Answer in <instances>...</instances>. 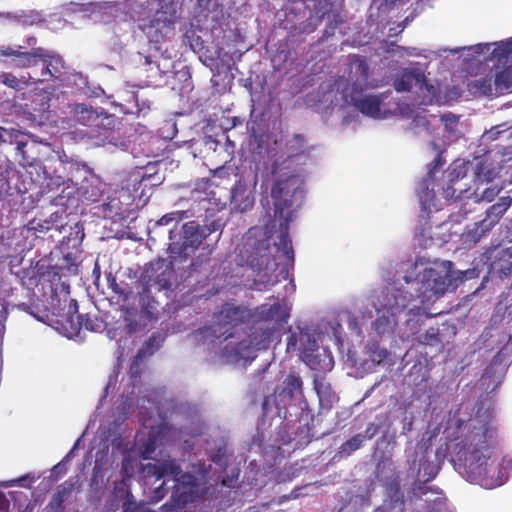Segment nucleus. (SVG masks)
<instances>
[{
  "mask_svg": "<svg viewBox=\"0 0 512 512\" xmlns=\"http://www.w3.org/2000/svg\"><path fill=\"white\" fill-rule=\"evenodd\" d=\"M462 437L451 448V462L470 483L485 489L503 485L507 475L501 464L492 459L495 430L480 417L469 420Z\"/></svg>",
  "mask_w": 512,
  "mask_h": 512,
  "instance_id": "f257e3e1",
  "label": "nucleus"
},
{
  "mask_svg": "<svg viewBox=\"0 0 512 512\" xmlns=\"http://www.w3.org/2000/svg\"><path fill=\"white\" fill-rule=\"evenodd\" d=\"M147 476H154L156 480L163 479L151 496V502L161 501L167 494L168 489L164 486L170 480L173 482L170 501L162 505L164 512H174L192 503L199 492V479L188 472H183L175 459H167L157 464L149 463L143 469Z\"/></svg>",
  "mask_w": 512,
  "mask_h": 512,
  "instance_id": "f03ea898",
  "label": "nucleus"
},
{
  "mask_svg": "<svg viewBox=\"0 0 512 512\" xmlns=\"http://www.w3.org/2000/svg\"><path fill=\"white\" fill-rule=\"evenodd\" d=\"M298 191L295 176L279 178L271 188V197L274 205V215L279 219L280 233L275 243L278 252H281L287 263L293 265L294 250L289 236V226L294 216V197Z\"/></svg>",
  "mask_w": 512,
  "mask_h": 512,
  "instance_id": "7ed1b4c3",
  "label": "nucleus"
},
{
  "mask_svg": "<svg viewBox=\"0 0 512 512\" xmlns=\"http://www.w3.org/2000/svg\"><path fill=\"white\" fill-rule=\"evenodd\" d=\"M178 0H157L151 4L147 14L138 19L139 28L149 39L157 52L160 44L170 39L175 33V23L180 17Z\"/></svg>",
  "mask_w": 512,
  "mask_h": 512,
  "instance_id": "20e7f679",
  "label": "nucleus"
},
{
  "mask_svg": "<svg viewBox=\"0 0 512 512\" xmlns=\"http://www.w3.org/2000/svg\"><path fill=\"white\" fill-rule=\"evenodd\" d=\"M450 271L437 270L436 268H426L423 271L421 281L419 283L418 298L421 306H414L408 312L409 315L419 316L425 315L426 318H432L438 313L428 312L430 306L442 297L450 287L455 288L456 285Z\"/></svg>",
  "mask_w": 512,
  "mask_h": 512,
  "instance_id": "39448f33",
  "label": "nucleus"
},
{
  "mask_svg": "<svg viewBox=\"0 0 512 512\" xmlns=\"http://www.w3.org/2000/svg\"><path fill=\"white\" fill-rule=\"evenodd\" d=\"M247 266L255 273V284L272 286L278 282L276 270L278 264L267 242L258 241L254 245L245 244V252L242 254Z\"/></svg>",
  "mask_w": 512,
  "mask_h": 512,
  "instance_id": "423d86ee",
  "label": "nucleus"
},
{
  "mask_svg": "<svg viewBox=\"0 0 512 512\" xmlns=\"http://www.w3.org/2000/svg\"><path fill=\"white\" fill-rule=\"evenodd\" d=\"M287 352H298L301 359L312 370L328 371L333 367V357L330 352H320L316 340L308 333H292L288 337Z\"/></svg>",
  "mask_w": 512,
  "mask_h": 512,
  "instance_id": "0eeeda50",
  "label": "nucleus"
},
{
  "mask_svg": "<svg viewBox=\"0 0 512 512\" xmlns=\"http://www.w3.org/2000/svg\"><path fill=\"white\" fill-rule=\"evenodd\" d=\"M170 243L168 251L172 261L187 259L205 239L201 225L197 221H189L182 225L179 231L169 230Z\"/></svg>",
  "mask_w": 512,
  "mask_h": 512,
  "instance_id": "6e6552de",
  "label": "nucleus"
},
{
  "mask_svg": "<svg viewBox=\"0 0 512 512\" xmlns=\"http://www.w3.org/2000/svg\"><path fill=\"white\" fill-rule=\"evenodd\" d=\"M250 317V312L246 308L236 306L231 303H225L221 310L215 314V321L211 326L204 327L198 331L203 337L213 336L223 338L224 340L233 336V330L245 323Z\"/></svg>",
  "mask_w": 512,
  "mask_h": 512,
  "instance_id": "1a4fd4ad",
  "label": "nucleus"
},
{
  "mask_svg": "<svg viewBox=\"0 0 512 512\" xmlns=\"http://www.w3.org/2000/svg\"><path fill=\"white\" fill-rule=\"evenodd\" d=\"M84 236V228L81 224L76 223L70 227L69 234L63 237L60 244L63 258L62 263L56 268L61 272H53L54 275H76L78 273V259L82 253L81 245Z\"/></svg>",
  "mask_w": 512,
  "mask_h": 512,
  "instance_id": "9d476101",
  "label": "nucleus"
},
{
  "mask_svg": "<svg viewBox=\"0 0 512 512\" xmlns=\"http://www.w3.org/2000/svg\"><path fill=\"white\" fill-rule=\"evenodd\" d=\"M174 274L171 262L164 259L157 260L150 263V265L143 271L141 278L136 283L142 286V293L150 292L151 288L158 291L171 289L172 277ZM141 294V292H138Z\"/></svg>",
  "mask_w": 512,
  "mask_h": 512,
  "instance_id": "9b49d317",
  "label": "nucleus"
},
{
  "mask_svg": "<svg viewBox=\"0 0 512 512\" xmlns=\"http://www.w3.org/2000/svg\"><path fill=\"white\" fill-rule=\"evenodd\" d=\"M364 90L358 89V87H348L346 83V86L342 88V98L346 104L355 107L363 115L379 118L382 99L377 95H366L363 93Z\"/></svg>",
  "mask_w": 512,
  "mask_h": 512,
  "instance_id": "f8f14e48",
  "label": "nucleus"
},
{
  "mask_svg": "<svg viewBox=\"0 0 512 512\" xmlns=\"http://www.w3.org/2000/svg\"><path fill=\"white\" fill-rule=\"evenodd\" d=\"M273 401L278 409V414L294 401H299L300 404H304L306 407L307 402L303 399V381L301 377L296 374L287 375L281 387L275 389Z\"/></svg>",
  "mask_w": 512,
  "mask_h": 512,
  "instance_id": "ddd939ff",
  "label": "nucleus"
},
{
  "mask_svg": "<svg viewBox=\"0 0 512 512\" xmlns=\"http://www.w3.org/2000/svg\"><path fill=\"white\" fill-rule=\"evenodd\" d=\"M369 64L367 60L360 55H352L349 63V78L339 77L335 81L337 91L342 92V88L348 84V87H358V89H367L369 87Z\"/></svg>",
  "mask_w": 512,
  "mask_h": 512,
  "instance_id": "4468645a",
  "label": "nucleus"
},
{
  "mask_svg": "<svg viewBox=\"0 0 512 512\" xmlns=\"http://www.w3.org/2000/svg\"><path fill=\"white\" fill-rule=\"evenodd\" d=\"M44 62V67L41 70L39 77L29 75L34 84L45 82L49 79L63 81L66 75V67L63 58L55 53L46 50V56L41 57Z\"/></svg>",
  "mask_w": 512,
  "mask_h": 512,
  "instance_id": "2eb2a0df",
  "label": "nucleus"
},
{
  "mask_svg": "<svg viewBox=\"0 0 512 512\" xmlns=\"http://www.w3.org/2000/svg\"><path fill=\"white\" fill-rule=\"evenodd\" d=\"M66 321L70 324L75 334H78L82 329L91 332H98L103 328L102 321L97 317H91L88 314H78V303L74 299H71L69 302Z\"/></svg>",
  "mask_w": 512,
  "mask_h": 512,
  "instance_id": "dca6fc26",
  "label": "nucleus"
},
{
  "mask_svg": "<svg viewBox=\"0 0 512 512\" xmlns=\"http://www.w3.org/2000/svg\"><path fill=\"white\" fill-rule=\"evenodd\" d=\"M253 316L256 321L273 323V328H276L287 323L289 314L280 303H265L255 308Z\"/></svg>",
  "mask_w": 512,
  "mask_h": 512,
  "instance_id": "f3484780",
  "label": "nucleus"
},
{
  "mask_svg": "<svg viewBox=\"0 0 512 512\" xmlns=\"http://www.w3.org/2000/svg\"><path fill=\"white\" fill-rule=\"evenodd\" d=\"M230 205L237 212H246L254 205V196L247 183L239 178L231 188Z\"/></svg>",
  "mask_w": 512,
  "mask_h": 512,
  "instance_id": "a211bd4d",
  "label": "nucleus"
},
{
  "mask_svg": "<svg viewBox=\"0 0 512 512\" xmlns=\"http://www.w3.org/2000/svg\"><path fill=\"white\" fill-rule=\"evenodd\" d=\"M107 188V184L102 182L99 178H85L78 188L79 198L87 205L99 203L104 199Z\"/></svg>",
  "mask_w": 512,
  "mask_h": 512,
  "instance_id": "6ab92c4d",
  "label": "nucleus"
},
{
  "mask_svg": "<svg viewBox=\"0 0 512 512\" xmlns=\"http://www.w3.org/2000/svg\"><path fill=\"white\" fill-rule=\"evenodd\" d=\"M121 197H126L127 200L130 199V195H128L124 190L115 191L113 196H107L104 201L97 206L98 211L96 214L101 215L103 218H114L116 216H122L126 209L124 208V203L121 201Z\"/></svg>",
  "mask_w": 512,
  "mask_h": 512,
  "instance_id": "aec40b11",
  "label": "nucleus"
},
{
  "mask_svg": "<svg viewBox=\"0 0 512 512\" xmlns=\"http://www.w3.org/2000/svg\"><path fill=\"white\" fill-rule=\"evenodd\" d=\"M74 489L75 483L71 480L60 484L47 505L46 512H65V504L72 498Z\"/></svg>",
  "mask_w": 512,
  "mask_h": 512,
  "instance_id": "412c9836",
  "label": "nucleus"
},
{
  "mask_svg": "<svg viewBox=\"0 0 512 512\" xmlns=\"http://www.w3.org/2000/svg\"><path fill=\"white\" fill-rule=\"evenodd\" d=\"M50 265L45 259H40L34 266L23 268L20 271L23 285L27 287L37 286L41 279L49 272Z\"/></svg>",
  "mask_w": 512,
  "mask_h": 512,
  "instance_id": "4be33fe9",
  "label": "nucleus"
},
{
  "mask_svg": "<svg viewBox=\"0 0 512 512\" xmlns=\"http://www.w3.org/2000/svg\"><path fill=\"white\" fill-rule=\"evenodd\" d=\"M490 272L504 279L512 273V251L505 248L497 251L494 260L490 264Z\"/></svg>",
  "mask_w": 512,
  "mask_h": 512,
  "instance_id": "5701e85b",
  "label": "nucleus"
},
{
  "mask_svg": "<svg viewBox=\"0 0 512 512\" xmlns=\"http://www.w3.org/2000/svg\"><path fill=\"white\" fill-rule=\"evenodd\" d=\"M390 295L393 301L389 299V303L385 304L384 307L391 315L402 312L412 300V294L401 289H394Z\"/></svg>",
  "mask_w": 512,
  "mask_h": 512,
  "instance_id": "b1692460",
  "label": "nucleus"
},
{
  "mask_svg": "<svg viewBox=\"0 0 512 512\" xmlns=\"http://www.w3.org/2000/svg\"><path fill=\"white\" fill-rule=\"evenodd\" d=\"M116 123L117 118L114 115L97 112L96 116H94V122L91 128L98 136L106 137L107 133L111 132L115 128Z\"/></svg>",
  "mask_w": 512,
  "mask_h": 512,
  "instance_id": "393cba45",
  "label": "nucleus"
},
{
  "mask_svg": "<svg viewBox=\"0 0 512 512\" xmlns=\"http://www.w3.org/2000/svg\"><path fill=\"white\" fill-rule=\"evenodd\" d=\"M107 283L119 301L127 302L134 294L133 288L127 282H118L111 272L107 275Z\"/></svg>",
  "mask_w": 512,
  "mask_h": 512,
  "instance_id": "a878e982",
  "label": "nucleus"
},
{
  "mask_svg": "<svg viewBox=\"0 0 512 512\" xmlns=\"http://www.w3.org/2000/svg\"><path fill=\"white\" fill-rule=\"evenodd\" d=\"M489 232L490 230L482 226L479 221L466 227L462 234V239L463 242L469 246L475 245L481 241V239L485 237Z\"/></svg>",
  "mask_w": 512,
  "mask_h": 512,
  "instance_id": "bb28decb",
  "label": "nucleus"
},
{
  "mask_svg": "<svg viewBox=\"0 0 512 512\" xmlns=\"http://www.w3.org/2000/svg\"><path fill=\"white\" fill-rule=\"evenodd\" d=\"M73 112L75 121L88 127L92 126L94 116L97 114L96 110L85 104H76L73 108Z\"/></svg>",
  "mask_w": 512,
  "mask_h": 512,
  "instance_id": "cd10ccee",
  "label": "nucleus"
},
{
  "mask_svg": "<svg viewBox=\"0 0 512 512\" xmlns=\"http://www.w3.org/2000/svg\"><path fill=\"white\" fill-rule=\"evenodd\" d=\"M11 55H15L19 57V63L22 67H30L35 66L37 63V59L41 60V57L46 56V50L44 48L38 47L33 48L29 52H16L13 51Z\"/></svg>",
  "mask_w": 512,
  "mask_h": 512,
  "instance_id": "c85d7f7f",
  "label": "nucleus"
},
{
  "mask_svg": "<svg viewBox=\"0 0 512 512\" xmlns=\"http://www.w3.org/2000/svg\"><path fill=\"white\" fill-rule=\"evenodd\" d=\"M495 92L503 94L512 87V68L507 67L497 72L494 77Z\"/></svg>",
  "mask_w": 512,
  "mask_h": 512,
  "instance_id": "c756f323",
  "label": "nucleus"
},
{
  "mask_svg": "<svg viewBox=\"0 0 512 512\" xmlns=\"http://www.w3.org/2000/svg\"><path fill=\"white\" fill-rule=\"evenodd\" d=\"M27 228L29 231H33L36 237H40L39 234H46L50 231L61 232V230L64 229V226L61 225L58 227L48 220L32 219L29 221Z\"/></svg>",
  "mask_w": 512,
  "mask_h": 512,
  "instance_id": "7c9ffc66",
  "label": "nucleus"
},
{
  "mask_svg": "<svg viewBox=\"0 0 512 512\" xmlns=\"http://www.w3.org/2000/svg\"><path fill=\"white\" fill-rule=\"evenodd\" d=\"M364 436L356 434L350 439L346 440L339 448L337 454L339 457L344 458L352 455L355 451L364 445Z\"/></svg>",
  "mask_w": 512,
  "mask_h": 512,
  "instance_id": "2f4dec72",
  "label": "nucleus"
},
{
  "mask_svg": "<svg viewBox=\"0 0 512 512\" xmlns=\"http://www.w3.org/2000/svg\"><path fill=\"white\" fill-rule=\"evenodd\" d=\"M32 79L26 76L17 77L12 73L9 72H3L0 75V81L5 84L6 86L15 89V90H22L25 87H27Z\"/></svg>",
  "mask_w": 512,
  "mask_h": 512,
  "instance_id": "473e14b6",
  "label": "nucleus"
},
{
  "mask_svg": "<svg viewBox=\"0 0 512 512\" xmlns=\"http://www.w3.org/2000/svg\"><path fill=\"white\" fill-rule=\"evenodd\" d=\"M493 76H485L483 78L472 81L469 86L475 93L483 96L493 95Z\"/></svg>",
  "mask_w": 512,
  "mask_h": 512,
  "instance_id": "72a5a7b5",
  "label": "nucleus"
},
{
  "mask_svg": "<svg viewBox=\"0 0 512 512\" xmlns=\"http://www.w3.org/2000/svg\"><path fill=\"white\" fill-rule=\"evenodd\" d=\"M120 311L127 331L129 333L136 332L139 326L137 321V310L127 306H121Z\"/></svg>",
  "mask_w": 512,
  "mask_h": 512,
  "instance_id": "f704fd0d",
  "label": "nucleus"
},
{
  "mask_svg": "<svg viewBox=\"0 0 512 512\" xmlns=\"http://www.w3.org/2000/svg\"><path fill=\"white\" fill-rule=\"evenodd\" d=\"M467 175V167L464 164H453L445 172L444 178L450 183H458Z\"/></svg>",
  "mask_w": 512,
  "mask_h": 512,
  "instance_id": "c9c22d12",
  "label": "nucleus"
},
{
  "mask_svg": "<svg viewBox=\"0 0 512 512\" xmlns=\"http://www.w3.org/2000/svg\"><path fill=\"white\" fill-rule=\"evenodd\" d=\"M385 489L387 495L390 497L391 501L398 504L404 503V496L401 492L400 483L398 478H394L385 483Z\"/></svg>",
  "mask_w": 512,
  "mask_h": 512,
  "instance_id": "e433bc0d",
  "label": "nucleus"
},
{
  "mask_svg": "<svg viewBox=\"0 0 512 512\" xmlns=\"http://www.w3.org/2000/svg\"><path fill=\"white\" fill-rule=\"evenodd\" d=\"M512 205V198L510 196L500 197L499 200L491 205L487 211H489L492 215H496L499 218H502L507 210Z\"/></svg>",
  "mask_w": 512,
  "mask_h": 512,
  "instance_id": "4c0bfd02",
  "label": "nucleus"
},
{
  "mask_svg": "<svg viewBox=\"0 0 512 512\" xmlns=\"http://www.w3.org/2000/svg\"><path fill=\"white\" fill-rule=\"evenodd\" d=\"M501 187L495 184H491L489 187L484 188L481 192L479 188L475 191V196L479 201L491 202L498 196L501 191Z\"/></svg>",
  "mask_w": 512,
  "mask_h": 512,
  "instance_id": "58836bf2",
  "label": "nucleus"
},
{
  "mask_svg": "<svg viewBox=\"0 0 512 512\" xmlns=\"http://www.w3.org/2000/svg\"><path fill=\"white\" fill-rule=\"evenodd\" d=\"M419 342L424 345L434 346L441 342L439 328L430 327L419 337Z\"/></svg>",
  "mask_w": 512,
  "mask_h": 512,
  "instance_id": "ea45409f",
  "label": "nucleus"
},
{
  "mask_svg": "<svg viewBox=\"0 0 512 512\" xmlns=\"http://www.w3.org/2000/svg\"><path fill=\"white\" fill-rule=\"evenodd\" d=\"M183 42L190 46L192 50L201 49L203 41L200 36L196 34V31L191 27L186 30L183 35Z\"/></svg>",
  "mask_w": 512,
  "mask_h": 512,
  "instance_id": "a19ab883",
  "label": "nucleus"
},
{
  "mask_svg": "<svg viewBox=\"0 0 512 512\" xmlns=\"http://www.w3.org/2000/svg\"><path fill=\"white\" fill-rule=\"evenodd\" d=\"M122 508L123 512H148L146 504L137 503L130 492H127L126 500Z\"/></svg>",
  "mask_w": 512,
  "mask_h": 512,
  "instance_id": "79ce46f5",
  "label": "nucleus"
},
{
  "mask_svg": "<svg viewBox=\"0 0 512 512\" xmlns=\"http://www.w3.org/2000/svg\"><path fill=\"white\" fill-rule=\"evenodd\" d=\"M415 78V74L412 72L403 74L400 78L394 82V88L397 92L410 91L412 87V80Z\"/></svg>",
  "mask_w": 512,
  "mask_h": 512,
  "instance_id": "37998d69",
  "label": "nucleus"
},
{
  "mask_svg": "<svg viewBox=\"0 0 512 512\" xmlns=\"http://www.w3.org/2000/svg\"><path fill=\"white\" fill-rule=\"evenodd\" d=\"M390 357V353L385 348L373 345L370 350V359L376 364L385 363Z\"/></svg>",
  "mask_w": 512,
  "mask_h": 512,
  "instance_id": "c03bdc74",
  "label": "nucleus"
},
{
  "mask_svg": "<svg viewBox=\"0 0 512 512\" xmlns=\"http://www.w3.org/2000/svg\"><path fill=\"white\" fill-rule=\"evenodd\" d=\"M457 183H450L446 181V184L442 186V195L445 199L457 198L466 189L462 187H456Z\"/></svg>",
  "mask_w": 512,
  "mask_h": 512,
  "instance_id": "a18cd8bd",
  "label": "nucleus"
},
{
  "mask_svg": "<svg viewBox=\"0 0 512 512\" xmlns=\"http://www.w3.org/2000/svg\"><path fill=\"white\" fill-rule=\"evenodd\" d=\"M423 473V476L425 477V482L431 481L434 479L438 473V468L431 464L428 461H422L420 462L419 466V473Z\"/></svg>",
  "mask_w": 512,
  "mask_h": 512,
  "instance_id": "49530a36",
  "label": "nucleus"
},
{
  "mask_svg": "<svg viewBox=\"0 0 512 512\" xmlns=\"http://www.w3.org/2000/svg\"><path fill=\"white\" fill-rule=\"evenodd\" d=\"M222 228L223 225L220 220H213L208 225L201 226V232L205 234V239L212 233L219 232L216 237V241H218L222 233Z\"/></svg>",
  "mask_w": 512,
  "mask_h": 512,
  "instance_id": "de8ad7c7",
  "label": "nucleus"
},
{
  "mask_svg": "<svg viewBox=\"0 0 512 512\" xmlns=\"http://www.w3.org/2000/svg\"><path fill=\"white\" fill-rule=\"evenodd\" d=\"M512 53V44L509 42H500L492 51V56L499 60L508 57Z\"/></svg>",
  "mask_w": 512,
  "mask_h": 512,
  "instance_id": "09e8293b",
  "label": "nucleus"
},
{
  "mask_svg": "<svg viewBox=\"0 0 512 512\" xmlns=\"http://www.w3.org/2000/svg\"><path fill=\"white\" fill-rule=\"evenodd\" d=\"M185 212L183 211H173L162 216L157 222L156 225H168L172 222L178 223L183 219Z\"/></svg>",
  "mask_w": 512,
  "mask_h": 512,
  "instance_id": "8fccbe9b",
  "label": "nucleus"
},
{
  "mask_svg": "<svg viewBox=\"0 0 512 512\" xmlns=\"http://www.w3.org/2000/svg\"><path fill=\"white\" fill-rule=\"evenodd\" d=\"M291 149L295 152V154H302L306 151L305 144L306 139L302 134H294L292 137Z\"/></svg>",
  "mask_w": 512,
  "mask_h": 512,
  "instance_id": "3c124183",
  "label": "nucleus"
},
{
  "mask_svg": "<svg viewBox=\"0 0 512 512\" xmlns=\"http://www.w3.org/2000/svg\"><path fill=\"white\" fill-rule=\"evenodd\" d=\"M501 218L496 215H492L486 210L485 218L480 221L481 225L489 229L490 231L499 223Z\"/></svg>",
  "mask_w": 512,
  "mask_h": 512,
  "instance_id": "603ef678",
  "label": "nucleus"
},
{
  "mask_svg": "<svg viewBox=\"0 0 512 512\" xmlns=\"http://www.w3.org/2000/svg\"><path fill=\"white\" fill-rule=\"evenodd\" d=\"M445 164V159L442 156V153H439L436 158L429 164L428 166V177L432 178L434 172L441 168Z\"/></svg>",
  "mask_w": 512,
  "mask_h": 512,
  "instance_id": "864d4df0",
  "label": "nucleus"
},
{
  "mask_svg": "<svg viewBox=\"0 0 512 512\" xmlns=\"http://www.w3.org/2000/svg\"><path fill=\"white\" fill-rule=\"evenodd\" d=\"M420 187L423 189L421 193H419L420 201L425 204L427 201L432 200L434 197L433 191H429L428 180L424 179L420 183Z\"/></svg>",
  "mask_w": 512,
  "mask_h": 512,
  "instance_id": "5fc2aeb1",
  "label": "nucleus"
},
{
  "mask_svg": "<svg viewBox=\"0 0 512 512\" xmlns=\"http://www.w3.org/2000/svg\"><path fill=\"white\" fill-rule=\"evenodd\" d=\"M18 131L13 129H6L3 127H0V142L1 143H12L13 138L17 137Z\"/></svg>",
  "mask_w": 512,
  "mask_h": 512,
  "instance_id": "6e6d98bb",
  "label": "nucleus"
},
{
  "mask_svg": "<svg viewBox=\"0 0 512 512\" xmlns=\"http://www.w3.org/2000/svg\"><path fill=\"white\" fill-rule=\"evenodd\" d=\"M380 426L376 423H369L364 431V433H360L361 436H364V441L372 439L378 432Z\"/></svg>",
  "mask_w": 512,
  "mask_h": 512,
  "instance_id": "4d7b16f0",
  "label": "nucleus"
},
{
  "mask_svg": "<svg viewBox=\"0 0 512 512\" xmlns=\"http://www.w3.org/2000/svg\"><path fill=\"white\" fill-rule=\"evenodd\" d=\"M212 0H197L196 9L199 16L206 17L210 10Z\"/></svg>",
  "mask_w": 512,
  "mask_h": 512,
  "instance_id": "13d9d810",
  "label": "nucleus"
},
{
  "mask_svg": "<svg viewBox=\"0 0 512 512\" xmlns=\"http://www.w3.org/2000/svg\"><path fill=\"white\" fill-rule=\"evenodd\" d=\"M156 336L152 335L149 337L148 341L145 343L144 347L138 352L136 355V359H140L144 356L146 352L150 350V348L154 345L156 342Z\"/></svg>",
  "mask_w": 512,
  "mask_h": 512,
  "instance_id": "bf43d9fd",
  "label": "nucleus"
},
{
  "mask_svg": "<svg viewBox=\"0 0 512 512\" xmlns=\"http://www.w3.org/2000/svg\"><path fill=\"white\" fill-rule=\"evenodd\" d=\"M325 5L322 6V0H318V5L315 7L316 14L318 16V21H321L324 16L329 12L327 8L328 3L324 0Z\"/></svg>",
  "mask_w": 512,
  "mask_h": 512,
  "instance_id": "052dcab7",
  "label": "nucleus"
},
{
  "mask_svg": "<svg viewBox=\"0 0 512 512\" xmlns=\"http://www.w3.org/2000/svg\"><path fill=\"white\" fill-rule=\"evenodd\" d=\"M252 344H253L252 340H246V339L242 340L238 344V347L236 349L237 355H239L240 357H245V354L243 353V350L244 349H248Z\"/></svg>",
  "mask_w": 512,
  "mask_h": 512,
  "instance_id": "680f3d73",
  "label": "nucleus"
},
{
  "mask_svg": "<svg viewBox=\"0 0 512 512\" xmlns=\"http://www.w3.org/2000/svg\"><path fill=\"white\" fill-rule=\"evenodd\" d=\"M429 490L430 487L426 485H419L413 488V494L417 497H422L423 495H426Z\"/></svg>",
  "mask_w": 512,
  "mask_h": 512,
  "instance_id": "e2e57ef3",
  "label": "nucleus"
},
{
  "mask_svg": "<svg viewBox=\"0 0 512 512\" xmlns=\"http://www.w3.org/2000/svg\"><path fill=\"white\" fill-rule=\"evenodd\" d=\"M435 504H436L437 508L436 509L432 508L428 512H441V508L440 507L445 504V498L443 497L442 493H439V496H437L435 498Z\"/></svg>",
  "mask_w": 512,
  "mask_h": 512,
  "instance_id": "0e129e2a",
  "label": "nucleus"
},
{
  "mask_svg": "<svg viewBox=\"0 0 512 512\" xmlns=\"http://www.w3.org/2000/svg\"><path fill=\"white\" fill-rule=\"evenodd\" d=\"M270 400H271L270 396H266L263 400L262 408H263L264 414H268L270 411Z\"/></svg>",
  "mask_w": 512,
  "mask_h": 512,
  "instance_id": "69168bd1",
  "label": "nucleus"
},
{
  "mask_svg": "<svg viewBox=\"0 0 512 512\" xmlns=\"http://www.w3.org/2000/svg\"><path fill=\"white\" fill-rule=\"evenodd\" d=\"M323 387V383L319 381L318 379H314V388L319 395L321 393V389Z\"/></svg>",
  "mask_w": 512,
  "mask_h": 512,
  "instance_id": "338daca9",
  "label": "nucleus"
},
{
  "mask_svg": "<svg viewBox=\"0 0 512 512\" xmlns=\"http://www.w3.org/2000/svg\"><path fill=\"white\" fill-rule=\"evenodd\" d=\"M484 49H489V44H478L476 46V53H482Z\"/></svg>",
  "mask_w": 512,
  "mask_h": 512,
  "instance_id": "774afa93",
  "label": "nucleus"
}]
</instances>
